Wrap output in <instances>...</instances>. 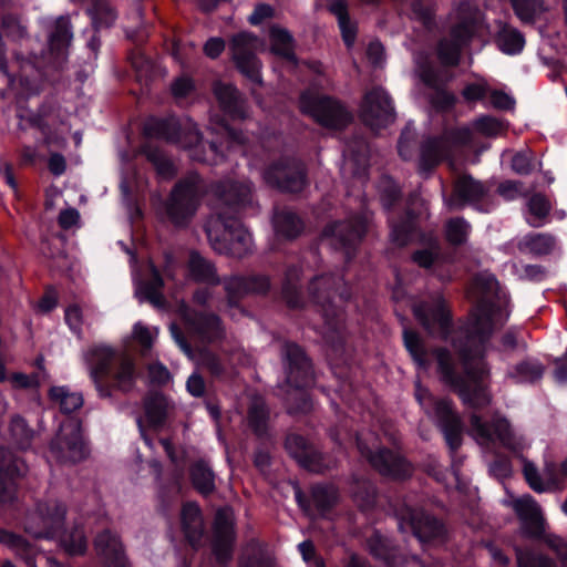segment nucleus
Returning <instances> with one entry per match:
<instances>
[{
	"instance_id": "nucleus-10",
	"label": "nucleus",
	"mask_w": 567,
	"mask_h": 567,
	"mask_svg": "<svg viewBox=\"0 0 567 567\" xmlns=\"http://www.w3.org/2000/svg\"><path fill=\"white\" fill-rule=\"evenodd\" d=\"M399 532H405L409 526L411 532H449L445 519L447 509L442 503H425L410 505L403 502L394 508Z\"/></svg>"
},
{
	"instance_id": "nucleus-44",
	"label": "nucleus",
	"mask_w": 567,
	"mask_h": 567,
	"mask_svg": "<svg viewBox=\"0 0 567 567\" xmlns=\"http://www.w3.org/2000/svg\"><path fill=\"white\" fill-rule=\"evenodd\" d=\"M86 14L95 32L111 28L117 18L114 9L105 0H91Z\"/></svg>"
},
{
	"instance_id": "nucleus-55",
	"label": "nucleus",
	"mask_w": 567,
	"mask_h": 567,
	"mask_svg": "<svg viewBox=\"0 0 567 567\" xmlns=\"http://www.w3.org/2000/svg\"><path fill=\"white\" fill-rule=\"evenodd\" d=\"M528 212L534 217L533 220H528L533 227L542 226V220L545 219L550 212V203L545 195L537 193L528 199Z\"/></svg>"
},
{
	"instance_id": "nucleus-57",
	"label": "nucleus",
	"mask_w": 567,
	"mask_h": 567,
	"mask_svg": "<svg viewBox=\"0 0 567 567\" xmlns=\"http://www.w3.org/2000/svg\"><path fill=\"white\" fill-rule=\"evenodd\" d=\"M248 426L258 439L268 435V414L260 406H252L248 411Z\"/></svg>"
},
{
	"instance_id": "nucleus-16",
	"label": "nucleus",
	"mask_w": 567,
	"mask_h": 567,
	"mask_svg": "<svg viewBox=\"0 0 567 567\" xmlns=\"http://www.w3.org/2000/svg\"><path fill=\"white\" fill-rule=\"evenodd\" d=\"M489 188L481 181L475 179L471 174H462L452 186L447 206L453 210H462L471 206L477 212L486 213L483 200L488 196Z\"/></svg>"
},
{
	"instance_id": "nucleus-41",
	"label": "nucleus",
	"mask_w": 567,
	"mask_h": 567,
	"mask_svg": "<svg viewBox=\"0 0 567 567\" xmlns=\"http://www.w3.org/2000/svg\"><path fill=\"white\" fill-rule=\"evenodd\" d=\"M140 154L151 163L156 174L164 178H173L176 174L174 163L163 153V151L151 143H144L140 146Z\"/></svg>"
},
{
	"instance_id": "nucleus-26",
	"label": "nucleus",
	"mask_w": 567,
	"mask_h": 567,
	"mask_svg": "<svg viewBox=\"0 0 567 567\" xmlns=\"http://www.w3.org/2000/svg\"><path fill=\"white\" fill-rule=\"evenodd\" d=\"M302 274V267L296 264L288 265L285 269L280 296L290 309H302L306 306Z\"/></svg>"
},
{
	"instance_id": "nucleus-24",
	"label": "nucleus",
	"mask_w": 567,
	"mask_h": 567,
	"mask_svg": "<svg viewBox=\"0 0 567 567\" xmlns=\"http://www.w3.org/2000/svg\"><path fill=\"white\" fill-rule=\"evenodd\" d=\"M296 501L308 514L326 516L336 505L337 493L332 486L316 484L311 488L310 497L298 488L296 491Z\"/></svg>"
},
{
	"instance_id": "nucleus-18",
	"label": "nucleus",
	"mask_w": 567,
	"mask_h": 567,
	"mask_svg": "<svg viewBox=\"0 0 567 567\" xmlns=\"http://www.w3.org/2000/svg\"><path fill=\"white\" fill-rule=\"evenodd\" d=\"M370 465L383 477L392 481L403 482L413 474V466L410 461L399 452L382 446L375 451L369 450L364 453Z\"/></svg>"
},
{
	"instance_id": "nucleus-51",
	"label": "nucleus",
	"mask_w": 567,
	"mask_h": 567,
	"mask_svg": "<svg viewBox=\"0 0 567 567\" xmlns=\"http://www.w3.org/2000/svg\"><path fill=\"white\" fill-rule=\"evenodd\" d=\"M240 567H274L272 553L261 545L251 544L244 551Z\"/></svg>"
},
{
	"instance_id": "nucleus-7",
	"label": "nucleus",
	"mask_w": 567,
	"mask_h": 567,
	"mask_svg": "<svg viewBox=\"0 0 567 567\" xmlns=\"http://www.w3.org/2000/svg\"><path fill=\"white\" fill-rule=\"evenodd\" d=\"M333 286L332 277L316 276L308 285V295L321 315L327 329L339 334L344 321L343 303L348 297L344 293H339Z\"/></svg>"
},
{
	"instance_id": "nucleus-34",
	"label": "nucleus",
	"mask_w": 567,
	"mask_h": 567,
	"mask_svg": "<svg viewBox=\"0 0 567 567\" xmlns=\"http://www.w3.org/2000/svg\"><path fill=\"white\" fill-rule=\"evenodd\" d=\"M327 10L337 18L344 45L352 48L357 40L358 25L350 18L347 0H328Z\"/></svg>"
},
{
	"instance_id": "nucleus-21",
	"label": "nucleus",
	"mask_w": 567,
	"mask_h": 567,
	"mask_svg": "<svg viewBox=\"0 0 567 567\" xmlns=\"http://www.w3.org/2000/svg\"><path fill=\"white\" fill-rule=\"evenodd\" d=\"M213 93L225 117L239 122L248 118V101L236 85L216 81L213 85Z\"/></svg>"
},
{
	"instance_id": "nucleus-15",
	"label": "nucleus",
	"mask_w": 567,
	"mask_h": 567,
	"mask_svg": "<svg viewBox=\"0 0 567 567\" xmlns=\"http://www.w3.org/2000/svg\"><path fill=\"white\" fill-rule=\"evenodd\" d=\"M360 118L371 130L385 128L395 120L391 96L381 86H373L363 95Z\"/></svg>"
},
{
	"instance_id": "nucleus-37",
	"label": "nucleus",
	"mask_w": 567,
	"mask_h": 567,
	"mask_svg": "<svg viewBox=\"0 0 567 567\" xmlns=\"http://www.w3.org/2000/svg\"><path fill=\"white\" fill-rule=\"evenodd\" d=\"M94 544L97 554L105 559L109 567H130L115 534H97Z\"/></svg>"
},
{
	"instance_id": "nucleus-2",
	"label": "nucleus",
	"mask_w": 567,
	"mask_h": 567,
	"mask_svg": "<svg viewBox=\"0 0 567 567\" xmlns=\"http://www.w3.org/2000/svg\"><path fill=\"white\" fill-rule=\"evenodd\" d=\"M213 193L223 208L205 227L210 246L218 254L243 258L250 251L251 235L244 227L240 213L251 204V188L241 182L219 181Z\"/></svg>"
},
{
	"instance_id": "nucleus-4",
	"label": "nucleus",
	"mask_w": 567,
	"mask_h": 567,
	"mask_svg": "<svg viewBox=\"0 0 567 567\" xmlns=\"http://www.w3.org/2000/svg\"><path fill=\"white\" fill-rule=\"evenodd\" d=\"M115 350L106 344H94L84 352L90 378L100 398H112L113 391H132L136 384V365L132 358L123 357L113 370Z\"/></svg>"
},
{
	"instance_id": "nucleus-54",
	"label": "nucleus",
	"mask_w": 567,
	"mask_h": 567,
	"mask_svg": "<svg viewBox=\"0 0 567 567\" xmlns=\"http://www.w3.org/2000/svg\"><path fill=\"white\" fill-rule=\"evenodd\" d=\"M0 543L11 548L17 555L31 564L35 555V548L22 536V534H0Z\"/></svg>"
},
{
	"instance_id": "nucleus-39",
	"label": "nucleus",
	"mask_w": 567,
	"mask_h": 567,
	"mask_svg": "<svg viewBox=\"0 0 567 567\" xmlns=\"http://www.w3.org/2000/svg\"><path fill=\"white\" fill-rule=\"evenodd\" d=\"M270 51L272 54L296 63L297 55L295 53V38L291 32L279 25H272L269 31Z\"/></svg>"
},
{
	"instance_id": "nucleus-46",
	"label": "nucleus",
	"mask_w": 567,
	"mask_h": 567,
	"mask_svg": "<svg viewBox=\"0 0 567 567\" xmlns=\"http://www.w3.org/2000/svg\"><path fill=\"white\" fill-rule=\"evenodd\" d=\"M9 434L11 443L21 451L31 447L34 437V431L29 426L27 420L21 415H13L9 424Z\"/></svg>"
},
{
	"instance_id": "nucleus-64",
	"label": "nucleus",
	"mask_w": 567,
	"mask_h": 567,
	"mask_svg": "<svg viewBox=\"0 0 567 567\" xmlns=\"http://www.w3.org/2000/svg\"><path fill=\"white\" fill-rule=\"evenodd\" d=\"M517 561L519 567H555L550 559L522 550L517 551Z\"/></svg>"
},
{
	"instance_id": "nucleus-17",
	"label": "nucleus",
	"mask_w": 567,
	"mask_h": 567,
	"mask_svg": "<svg viewBox=\"0 0 567 567\" xmlns=\"http://www.w3.org/2000/svg\"><path fill=\"white\" fill-rule=\"evenodd\" d=\"M256 40V37L249 32H239L231 38L230 50L231 59L237 71L248 81L256 85H262L261 61L249 47Z\"/></svg>"
},
{
	"instance_id": "nucleus-61",
	"label": "nucleus",
	"mask_w": 567,
	"mask_h": 567,
	"mask_svg": "<svg viewBox=\"0 0 567 567\" xmlns=\"http://www.w3.org/2000/svg\"><path fill=\"white\" fill-rule=\"evenodd\" d=\"M512 169L522 176H527L534 171V157L530 151H520L512 158Z\"/></svg>"
},
{
	"instance_id": "nucleus-43",
	"label": "nucleus",
	"mask_w": 567,
	"mask_h": 567,
	"mask_svg": "<svg viewBox=\"0 0 567 567\" xmlns=\"http://www.w3.org/2000/svg\"><path fill=\"white\" fill-rule=\"evenodd\" d=\"M49 399L58 403L63 414L70 415L81 409L84 400L80 392H71L65 385H54L49 389Z\"/></svg>"
},
{
	"instance_id": "nucleus-27",
	"label": "nucleus",
	"mask_w": 567,
	"mask_h": 567,
	"mask_svg": "<svg viewBox=\"0 0 567 567\" xmlns=\"http://www.w3.org/2000/svg\"><path fill=\"white\" fill-rule=\"evenodd\" d=\"M471 426L477 435L486 441H499L504 446H509L514 435L511 423L505 417H496L492 422H485L478 414H472Z\"/></svg>"
},
{
	"instance_id": "nucleus-53",
	"label": "nucleus",
	"mask_w": 567,
	"mask_h": 567,
	"mask_svg": "<svg viewBox=\"0 0 567 567\" xmlns=\"http://www.w3.org/2000/svg\"><path fill=\"white\" fill-rule=\"evenodd\" d=\"M463 48L451 38H442L436 44V55L444 66H457L461 61Z\"/></svg>"
},
{
	"instance_id": "nucleus-47",
	"label": "nucleus",
	"mask_w": 567,
	"mask_h": 567,
	"mask_svg": "<svg viewBox=\"0 0 567 567\" xmlns=\"http://www.w3.org/2000/svg\"><path fill=\"white\" fill-rule=\"evenodd\" d=\"M351 494L361 511H369L375 505L377 487L370 480L354 478L351 484Z\"/></svg>"
},
{
	"instance_id": "nucleus-5",
	"label": "nucleus",
	"mask_w": 567,
	"mask_h": 567,
	"mask_svg": "<svg viewBox=\"0 0 567 567\" xmlns=\"http://www.w3.org/2000/svg\"><path fill=\"white\" fill-rule=\"evenodd\" d=\"M188 271L192 279L198 284L218 286L221 282L226 291L227 307L244 313L240 307L241 299L249 293L266 295L271 288V281L267 275L231 276L221 280L217 269L210 260L203 257L198 251L189 254Z\"/></svg>"
},
{
	"instance_id": "nucleus-14",
	"label": "nucleus",
	"mask_w": 567,
	"mask_h": 567,
	"mask_svg": "<svg viewBox=\"0 0 567 567\" xmlns=\"http://www.w3.org/2000/svg\"><path fill=\"white\" fill-rule=\"evenodd\" d=\"M50 452L59 463H79L86 458L89 451L82 435V423L78 417L68 416L61 422L50 443Z\"/></svg>"
},
{
	"instance_id": "nucleus-20",
	"label": "nucleus",
	"mask_w": 567,
	"mask_h": 567,
	"mask_svg": "<svg viewBox=\"0 0 567 567\" xmlns=\"http://www.w3.org/2000/svg\"><path fill=\"white\" fill-rule=\"evenodd\" d=\"M27 470L23 460L0 446V504H9L16 499L19 481Z\"/></svg>"
},
{
	"instance_id": "nucleus-29",
	"label": "nucleus",
	"mask_w": 567,
	"mask_h": 567,
	"mask_svg": "<svg viewBox=\"0 0 567 567\" xmlns=\"http://www.w3.org/2000/svg\"><path fill=\"white\" fill-rule=\"evenodd\" d=\"M443 136H427L420 145L419 171L430 174L449 154Z\"/></svg>"
},
{
	"instance_id": "nucleus-63",
	"label": "nucleus",
	"mask_w": 567,
	"mask_h": 567,
	"mask_svg": "<svg viewBox=\"0 0 567 567\" xmlns=\"http://www.w3.org/2000/svg\"><path fill=\"white\" fill-rule=\"evenodd\" d=\"M474 128L482 135L495 137L502 131V123L489 115H482L474 122Z\"/></svg>"
},
{
	"instance_id": "nucleus-8",
	"label": "nucleus",
	"mask_w": 567,
	"mask_h": 567,
	"mask_svg": "<svg viewBox=\"0 0 567 567\" xmlns=\"http://www.w3.org/2000/svg\"><path fill=\"white\" fill-rule=\"evenodd\" d=\"M204 195L203 178L197 172H189L178 179L171 190L166 213L176 226L186 225L196 214Z\"/></svg>"
},
{
	"instance_id": "nucleus-11",
	"label": "nucleus",
	"mask_w": 567,
	"mask_h": 567,
	"mask_svg": "<svg viewBox=\"0 0 567 567\" xmlns=\"http://www.w3.org/2000/svg\"><path fill=\"white\" fill-rule=\"evenodd\" d=\"M300 110L320 126L329 130H343L353 120L352 114L341 101L324 94H301Z\"/></svg>"
},
{
	"instance_id": "nucleus-36",
	"label": "nucleus",
	"mask_w": 567,
	"mask_h": 567,
	"mask_svg": "<svg viewBox=\"0 0 567 567\" xmlns=\"http://www.w3.org/2000/svg\"><path fill=\"white\" fill-rule=\"evenodd\" d=\"M498 30L494 37V42L498 50L507 55H517L525 48V37L515 27L497 21Z\"/></svg>"
},
{
	"instance_id": "nucleus-28",
	"label": "nucleus",
	"mask_w": 567,
	"mask_h": 567,
	"mask_svg": "<svg viewBox=\"0 0 567 567\" xmlns=\"http://www.w3.org/2000/svg\"><path fill=\"white\" fill-rule=\"evenodd\" d=\"M513 508L520 522V532H545L547 522L539 504L530 496L514 501Z\"/></svg>"
},
{
	"instance_id": "nucleus-50",
	"label": "nucleus",
	"mask_w": 567,
	"mask_h": 567,
	"mask_svg": "<svg viewBox=\"0 0 567 567\" xmlns=\"http://www.w3.org/2000/svg\"><path fill=\"white\" fill-rule=\"evenodd\" d=\"M181 532H207L204 528V516L200 506L196 502H185L181 509Z\"/></svg>"
},
{
	"instance_id": "nucleus-22",
	"label": "nucleus",
	"mask_w": 567,
	"mask_h": 567,
	"mask_svg": "<svg viewBox=\"0 0 567 567\" xmlns=\"http://www.w3.org/2000/svg\"><path fill=\"white\" fill-rule=\"evenodd\" d=\"M483 25V17L478 9L462 3L456 22L450 28L449 38L461 48H468L473 40L480 35Z\"/></svg>"
},
{
	"instance_id": "nucleus-31",
	"label": "nucleus",
	"mask_w": 567,
	"mask_h": 567,
	"mask_svg": "<svg viewBox=\"0 0 567 567\" xmlns=\"http://www.w3.org/2000/svg\"><path fill=\"white\" fill-rule=\"evenodd\" d=\"M545 373V365L534 357H527L515 364L508 365L505 377L515 384H535Z\"/></svg>"
},
{
	"instance_id": "nucleus-49",
	"label": "nucleus",
	"mask_w": 567,
	"mask_h": 567,
	"mask_svg": "<svg viewBox=\"0 0 567 567\" xmlns=\"http://www.w3.org/2000/svg\"><path fill=\"white\" fill-rule=\"evenodd\" d=\"M515 16L525 24H533L545 12L543 0H509Z\"/></svg>"
},
{
	"instance_id": "nucleus-3",
	"label": "nucleus",
	"mask_w": 567,
	"mask_h": 567,
	"mask_svg": "<svg viewBox=\"0 0 567 567\" xmlns=\"http://www.w3.org/2000/svg\"><path fill=\"white\" fill-rule=\"evenodd\" d=\"M429 217L423 204L408 206L404 214L391 227V240L403 247L416 240L421 248L411 254L413 264L425 270H432L444 262V251L440 238L433 231H424L422 223Z\"/></svg>"
},
{
	"instance_id": "nucleus-12",
	"label": "nucleus",
	"mask_w": 567,
	"mask_h": 567,
	"mask_svg": "<svg viewBox=\"0 0 567 567\" xmlns=\"http://www.w3.org/2000/svg\"><path fill=\"white\" fill-rule=\"evenodd\" d=\"M286 383L295 390H307L316 383L315 365L303 347L285 341L280 347Z\"/></svg>"
},
{
	"instance_id": "nucleus-6",
	"label": "nucleus",
	"mask_w": 567,
	"mask_h": 567,
	"mask_svg": "<svg viewBox=\"0 0 567 567\" xmlns=\"http://www.w3.org/2000/svg\"><path fill=\"white\" fill-rule=\"evenodd\" d=\"M414 396L426 413L435 417L451 454H454L463 443V423L453 402L450 399H436L420 381L415 383Z\"/></svg>"
},
{
	"instance_id": "nucleus-19",
	"label": "nucleus",
	"mask_w": 567,
	"mask_h": 567,
	"mask_svg": "<svg viewBox=\"0 0 567 567\" xmlns=\"http://www.w3.org/2000/svg\"><path fill=\"white\" fill-rule=\"evenodd\" d=\"M285 449L297 464L308 472L323 474L328 468L324 454L300 434H287Z\"/></svg>"
},
{
	"instance_id": "nucleus-40",
	"label": "nucleus",
	"mask_w": 567,
	"mask_h": 567,
	"mask_svg": "<svg viewBox=\"0 0 567 567\" xmlns=\"http://www.w3.org/2000/svg\"><path fill=\"white\" fill-rule=\"evenodd\" d=\"M73 33L69 17L61 16L55 20L54 29L49 35V49L56 58H61L66 53V49L71 43Z\"/></svg>"
},
{
	"instance_id": "nucleus-59",
	"label": "nucleus",
	"mask_w": 567,
	"mask_h": 567,
	"mask_svg": "<svg viewBox=\"0 0 567 567\" xmlns=\"http://www.w3.org/2000/svg\"><path fill=\"white\" fill-rule=\"evenodd\" d=\"M202 365L215 379H223L227 369L221 359L212 351L205 350L200 353Z\"/></svg>"
},
{
	"instance_id": "nucleus-56",
	"label": "nucleus",
	"mask_w": 567,
	"mask_h": 567,
	"mask_svg": "<svg viewBox=\"0 0 567 567\" xmlns=\"http://www.w3.org/2000/svg\"><path fill=\"white\" fill-rule=\"evenodd\" d=\"M412 18L429 30L435 25V8L424 0H413L410 6Z\"/></svg>"
},
{
	"instance_id": "nucleus-25",
	"label": "nucleus",
	"mask_w": 567,
	"mask_h": 567,
	"mask_svg": "<svg viewBox=\"0 0 567 567\" xmlns=\"http://www.w3.org/2000/svg\"><path fill=\"white\" fill-rule=\"evenodd\" d=\"M143 134L148 138H157L167 143H182L184 126L178 116L169 114L158 117L151 116L144 124Z\"/></svg>"
},
{
	"instance_id": "nucleus-48",
	"label": "nucleus",
	"mask_w": 567,
	"mask_h": 567,
	"mask_svg": "<svg viewBox=\"0 0 567 567\" xmlns=\"http://www.w3.org/2000/svg\"><path fill=\"white\" fill-rule=\"evenodd\" d=\"M471 224L464 217H452L444 226L445 240L453 247H461L468 240Z\"/></svg>"
},
{
	"instance_id": "nucleus-1",
	"label": "nucleus",
	"mask_w": 567,
	"mask_h": 567,
	"mask_svg": "<svg viewBox=\"0 0 567 567\" xmlns=\"http://www.w3.org/2000/svg\"><path fill=\"white\" fill-rule=\"evenodd\" d=\"M494 312L493 303H481L466 322L454 328L452 311L443 296L421 302L413 309L414 317L427 334L450 341L462 371L457 370L452 352L445 347L433 350L436 370L440 380L472 409H483L491 403L485 380L491 374L486 357L494 333Z\"/></svg>"
},
{
	"instance_id": "nucleus-42",
	"label": "nucleus",
	"mask_w": 567,
	"mask_h": 567,
	"mask_svg": "<svg viewBox=\"0 0 567 567\" xmlns=\"http://www.w3.org/2000/svg\"><path fill=\"white\" fill-rule=\"evenodd\" d=\"M403 344L411 355L413 362L420 370H427L430 368V360L427 358V349L420 333L413 329H403Z\"/></svg>"
},
{
	"instance_id": "nucleus-60",
	"label": "nucleus",
	"mask_w": 567,
	"mask_h": 567,
	"mask_svg": "<svg viewBox=\"0 0 567 567\" xmlns=\"http://www.w3.org/2000/svg\"><path fill=\"white\" fill-rule=\"evenodd\" d=\"M234 509L230 506L225 505L216 511L213 523V529L210 532H234Z\"/></svg>"
},
{
	"instance_id": "nucleus-62",
	"label": "nucleus",
	"mask_w": 567,
	"mask_h": 567,
	"mask_svg": "<svg viewBox=\"0 0 567 567\" xmlns=\"http://www.w3.org/2000/svg\"><path fill=\"white\" fill-rule=\"evenodd\" d=\"M64 321L73 334L78 338H82L83 315L80 306L74 303L66 307L64 311Z\"/></svg>"
},
{
	"instance_id": "nucleus-33",
	"label": "nucleus",
	"mask_w": 567,
	"mask_h": 567,
	"mask_svg": "<svg viewBox=\"0 0 567 567\" xmlns=\"http://www.w3.org/2000/svg\"><path fill=\"white\" fill-rule=\"evenodd\" d=\"M274 229L277 236L293 240L305 230V221L299 214L290 208L276 209L272 217Z\"/></svg>"
},
{
	"instance_id": "nucleus-23",
	"label": "nucleus",
	"mask_w": 567,
	"mask_h": 567,
	"mask_svg": "<svg viewBox=\"0 0 567 567\" xmlns=\"http://www.w3.org/2000/svg\"><path fill=\"white\" fill-rule=\"evenodd\" d=\"M187 331L203 344L221 341L225 330L220 318L215 313L196 311L185 316Z\"/></svg>"
},
{
	"instance_id": "nucleus-52",
	"label": "nucleus",
	"mask_w": 567,
	"mask_h": 567,
	"mask_svg": "<svg viewBox=\"0 0 567 567\" xmlns=\"http://www.w3.org/2000/svg\"><path fill=\"white\" fill-rule=\"evenodd\" d=\"M45 538H54L55 534H38ZM56 543L68 555H81L86 550L87 540L84 534H56Z\"/></svg>"
},
{
	"instance_id": "nucleus-38",
	"label": "nucleus",
	"mask_w": 567,
	"mask_h": 567,
	"mask_svg": "<svg viewBox=\"0 0 567 567\" xmlns=\"http://www.w3.org/2000/svg\"><path fill=\"white\" fill-rule=\"evenodd\" d=\"M215 472L210 467L209 463L199 458L189 466V480L195 488L203 496H209L216 489L215 484Z\"/></svg>"
},
{
	"instance_id": "nucleus-58",
	"label": "nucleus",
	"mask_w": 567,
	"mask_h": 567,
	"mask_svg": "<svg viewBox=\"0 0 567 567\" xmlns=\"http://www.w3.org/2000/svg\"><path fill=\"white\" fill-rule=\"evenodd\" d=\"M434 92L430 95V103L437 111H449L453 109L456 104L455 95L445 90L443 83L437 85V87L432 89Z\"/></svg>"
},
{
	"instance_id": "nucleus-35",
	"label": "nucleus",
	"mask_w": 567,
	"mask_h": 567,
	"mask_svg": "<svg viewBox=\"0 0 567 567\" xmlns=\"http://www.w3.org/2000/svg\"><path fill=\"white\" fill-rule=\"evenodd\" d=\"M173 408L171 400L162 392H152L144 399L145 417L148 425L158 430L167 421L168 412Z\"/></svg>"
},
{
	"instance_id": "nucleus-13",
	"label": "nucleus",
	"mask_w": 567,
	"mask_h": 567,
	"mask_svg": "<svg viewBox=\"0 0 567 567\" xmlns=\"http://www.w3.org/2000/svg\"><path fill=\"white\" fill-rule=\"evenodd\" d=\"M368 231V220L355 215L347 220H336L324 226L322 236L331 239V246L343 254L344 261L351 262Z\"/></svg>"
},
{
	"instance_id": "nucleus-9",
	"label": "nucleus",
	"mask_w": 567,
	"mask_h": 567,
	"mask_svg": "<svg viewBox=\"0 0 567 567\" xmlns=\"http://www.w3.org/2000/svg\"><path fill=\"white\" fill-rule=\"evenodd\" d=\"M265 183L282 194L297 195L309 186L308 169L293 156H281L271 162L262 173Z\"/></svg>"
},
{
	"instance_id": "nucleus-30",
	"label": "nucleus",
	"mask_w": 567,
	"mask_h": 567,
	"mask_svg": "<svg viewBox=\"0 0 567 567\" xmlns=\"http://www.w3.org/2000/svg\"><path fill=\"white\" fill-rule=\"evenodd\" d=\"M164 286L162 271L155 264L150 262L148 277L140 282L136 295L155 308L163 309L166 306V299L163 293Z\"/></svg>"
},
{
	"instance_id": "nucleus-45",
	"label": "nucleus",
	"mask_w": 567,
	"mask_h": 567,
	"mask_svg": "<svg viewBox=\"0 0 567 567\" xmlns=\"http://www.w3.org/2000/svg\"><path fill=\"white\" fill-rule=\"evenodd\" d=\"M555 247V238L549 234L529 233L518 243V249L534 256H547Z\"/></svg>"
},
{
	"instance_id": "nucleus-32",
	"label": "nucleus",
	"mask_w": 567,
	"mask_h": 567,
	"mask_svg": "<svg viewBox=\"0 0 567 567\" xmlns=\"http://www.w3.org/2000/svg\"><path fill=\"white\" fill-rule=\"evenodd\" d=\"M37 513L42 522L41 532H69L65 528L66 506L58 501H43L37 504ZM71 532H78L76 528Z\"/></svg>"
}]
</instances>
